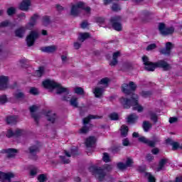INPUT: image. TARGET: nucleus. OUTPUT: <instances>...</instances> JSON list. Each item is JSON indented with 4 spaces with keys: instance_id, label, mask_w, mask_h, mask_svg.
Returning <instances> with one entry per match:
<instances>
[{
    "instance_id": "nucleus-49",
    "label": "nucleus",
    "mask_w": 182,
    "mask_h": 182,
    "mask_svg": "<svg viewBox=\"0 0 182 182\" xmlns=\"http://www.w3.org/2000/svg\"><path fill=\"white\" fill-rule=\"evenodd\" d=\"M30 93H31V95H38V93H39V91L36 87H31L30 89Z\"/></svg>"
},
{
    "instance_id": "nucleus-64",
    "label": "nucleus",
    "mask_w": 182,
    "mask_h": 182,
    "mask_svg": "<svg viewBox=\"0 0 182 182\" xmlns=\"http://www.w3.org/2000/svg\"><path fill=\"white\" fill-rule=\"evenodd\" d=\"M56 8H57L58 11H62L63 9V7L60 5H57Z\"/></svg>"
},
{
    "instance_id": "nucleus-56",
    "label": "nucleus",
    "mask_w": 182,
    "mask_h": 182,
    "mask_svg": "<svg viewBox=\"0 0 182 182\" xmlns=\"http://www.w3.org/2000/svg\"><path fill=\"white\" fill-rule=\"evenodd\" d=\"M81 28H82V29H85V28H87V26H89V23H87V21H83L81 25H80Z\"/></svg>"
},
{
    "instance_id": "nucleus-12",
    "label": "nucleus",
    "mask_w": 182,
    "mask_h": 182,
    "mask_svg": "<svg viewBox=\"0 0 182 182\" xmlns=\"http://www.w3.org/2000/svg\"><path fill=\"white\" fill-rule=\"evenodd\" d=\"M14 175L12 173H4L0 171V181L1 182H11V179L14 178Z\"/></svg>"
},
{
    "instance_id": "nucleus-31",
    "label": "nucleus",
    "mask_w": 182,
    "mask_h": 182,
    "mask_svg": "<svg viewBox=\"0 0 182 182\" xmlns=\"http://www.w3.org/2000/svg\"><path fill=\"white\" fill-rule=\"evenodd\" d=\"M143 129H144V132H149V130H150V129H151V124L147 121L144 122Z\"/></svg>"
},
{
    "instance_id": "nucleus-54",
    "label": "nucleus",
    "mask_w": 182,
    "mask_h": 182,
    "mask_svg": "<svg viewBox=\"0 0 182 182\" xmlns=\"http://www.w3.org/2000/svg\"><path fill=\"white\" fill-rule=\"evenodd\" d=\"M151 120L154 122V123L157 122V115L156 114H151Z\"/></svg>"
},
{
    "instance_id": "nucleus-61",
    "label": "nucleus",
    "mask_w": 182,
    "mask_h": 182,
    "mask_svg": "<svg viewBox=\"0 0 182 182\" xmlns=\"http://www.w3.org/2000/svg\"><path fill=\"white\" fill-rule=\"evenodd\" d=\"M151 152L153 154H157L159 153V149L154 148V149H152Z\"/></svg>"
},
{
    "instance_id": "nucleus-18",
    "label": "nucleus",
    "mask_w": 182,
    "mask_h": 182,
    "mask_svg": "<svg viewBox=\"0 0 182 182\" xmlns=\"http://www.w3.org/2000/svg\"><path fill=\"white\" fill-rule=\"evenodd\" d=\"M96 143V138L95 136H90L85 141V145L87 148L94 147Z\"/></svg>"
},
{
    "instance_id": "nucleus-7",
    "label": "nucleus",
    "mask_w": 182,
    "mask_h": 182,
    "mask_svg": "<svg viewBox=\"0 0 182 182\" xmlns=\"http://www.w3.org/2000/svg\"><path fill=\"white\" fill-rule=\"evenodd\" d=\"M100 119V117L97 115H90L87 117H85L83 119V127L80 130V133L82 134H85L87 132L90 130V128H92V124H89V122H90V119Z\"/></svg>"
},
{
    "instance_id": "nucleus-46",
    "label": "nucleus",
    "mask_w": 182,
    "mask_h": 182,
    "mask_svg": "<svg viewBox=\"0 0 182 182\" xmlns=\"http://www.w3.org/2000/svg\"><path fill=\"white\" fill-rule=\"evenodd\" d=\"M133 164V159H130V158H127V162H126V166L127 167H131V166H132Z\"/></svg>"
},
{
    "instance_id": "nucleus-33",
    "label": "nucleus",
    "mask_w": 182,
    "mask_h": 182,
    "mask_svg": "<svg viewBox=\"0 0 182 182\" xmlns=\"http://www.w3.org/2000/svg\"><path fill=\"white\" fill-rule=\"evenodd\" d=\"M75 93L77 95H83L85 93V91L83 90V88L80 87H77L74 89Z\"/></svg>"
},
{
    "instance_id": "nucleus-5",
    "label": "nucleus",
    "mask_w": 182,
    "mask_h": 182,
    "mask_svg": "<svg viewBox=\"0 0 182 182\" xmlns=\"http://www.w3.org/2000/svg\"><path fill=\"white\" fill-rule=\"evenodd\" d=\"M80 12H85L87 15H89L90 14V8L82 1H79L72 6L71 15L76 16L77 15H79Z\"/></svg>"
},
{
    "instance_id": "nucleus-2",
    "label": "nucleus",
    "mask_w": 182,
    "mask_h": 182,
    "mask_svg": "<svg viewBox=\"0 0 182 182\" xmlns=\"http://www.w3.org/2000/svg\"><path fill=\"white\" fill-rule=\"evenodd\" d=\"M145 69L149 72H153L156 68H162L164 70H168L170 69V65H168L164 60L158 61L156 63H153L149 60V57L144 55L142 57Z\"/></svg>"
},
{
    "instance_id": "nucleus-37",
    "label": "nucleus",
    "mask_w": 182,
    "mask_h": 182,
    "mask_svg": "<svg viewBox=\"0 0 182 182\" xmlns=\"http://www.w3.org/2000/svg\"><path fill=\"white\" fill-rule=\"evenodd\" d=\"M102 160L105 163H109V161H110V156H109V154L108 153H105L104 154V156L102 157Z\"/></svg>"
},
{
    "instance_id": "nucleus-42",
    "label": "nucleus",
    "mask_w": 182,
    "mask_h": 182,
    "mask_svg": "<svg viewBox=\"0 0 182 182\" xmlns=\"http://www.w3.org/2000/svg\"><path fill=\"white\" fill-rule=\"evenodd\" d=\"M117 168L119 169V170H124V168H127V166H126V164L120 162V163H118L117 164Z\"/></svg>"
},
{
    "instance_id": "nucleus-35",
    "label": "nucleus",
    "mask_w": 182,
    "mask_h": 182,
    "mask_svg": "<svg viewBox=\"0 0 182 182\" xmlns=\"http://www.w3.org/2000/svg\"><path fill=\"white\" fill-rule=\"evenodd\" d=\"M109 119H111V120H119V114L113 112L109 114Z\"/></svg>"
},
{
    "instance_id": "nucleus-52",
    "label": "nucleus",
    "mask_w": 182,
    "mask_h": 182,
    "mask_svg": "<svg viewBox=\"0 0 182 182\" xmlns=\"http://www.w3.org/2000/svg\"><path fill=\"white\" fill-rule=\"evenodd\" d=\"M50 22V20L49 18V16H45L43 17V24L44 25H48Z\"/></svg>"
},
{
    "instance_id": "nucleus-45",
    "label": "nucleus",
    "mask_w": 182,
    "mask_h": 182,
    "mask_svg": "<svg viewBox=\"0 0 182 182\" xmlns=\"http://www.w3.org/2000/svg\"><path fill=\"white\" fill-rule=\"evenodd\" d=\"M15 11H16V9H15V8H14V7H10V8H9L8 9V10H7V14H8V15H14V14H15Z\"/></svg>"
},
{
    "instance_id": "nucleus-36",
    "label": "nucleus",
    "mask_w": 182,
    "mask_h": 182,
    "mask_svg": "<svg viewBox=\"0 0 182 182\" xmlns=\"http://www.w3.org/2000/svg\"><path fill=\"white\" fill-rule=\"evenodd\" d=\"M141 96H142V97H150V96H151V92L149 91H142L141 92Z\"/></svg>"
},
{
    "instance_id": "nucleus-39",
    "label": "nucleus",
    "mask_w": 182,
    "mask_h": 182,
    "mask_svg": "<svg viewBox=\"0 0 182 182\" xmlns=\"http://www.w3.org/2000/svg\"><path fill=\"white\" fill-rule=\"evenodd\" d=\"M6 102H8L6 95H1L0 96V103H1V105H4V103H6Z\"/></svg>"
},
{
    "instance_id": "nucleus-1",
    "label": "nucleus",
    "mask_w": 182,
    "mask_h": 182,
    "mask_svg": "<svg viewBox=\"0 0 182 182\" xmlns=\"http://www.w3.org/2000/svg\"><path fill=\"white\" fill-rule=\"evenodd\" d=\"M43 86L46 89H56L58 95L63 93L65 96L63 97V100L70 102L71 106H73V107H77V98L69 95V90H68V88H65L54 80H50L43 81Z\"/></svg>"
},
{
    "instance_id": "nucleus-63",
    "label": "nucleus",
    "mask_w": 182,
    "mask_h": 182,
    "mask_svg": "<svg viewBox=\"0 0 182 182\" xmlns=\"http://www.w3.org/2000/svg\"><path fill=\"white\" fill-rule=\"evenodd\" d=\"M176 182H182V176L176 177Z\"/></svg>"
},
{
    "instance_id": "nucleus-15",
    "label": "nucleus",
    "mask_w": 182,
    "mask_h": 182,
    "mask_svg": "<svg viewBox=\"0 0 182 182\" xmlns=\"http://www.w3.org/2000/svg\"><path fill=\"white\" fill-rule=\"evenodd\" d=\"M22 134H23V130L22 129H16L15 133H14L12 130L9 129L7 132L6 136L12 137V136H14L15 137H19V136H22Z\"/></svg>"
},
{
    "instance_id": "nucleus-62",
    "label": "nucleus",
    "mask_w": 182,
    "mask_h": 182,
    "mask_svg": "<svg viewBox=\"0 0 182 182\" xmlns=\"http://www.w3.org/2000/svg\"><path fill=\"white\" fill-rule=\"evenodd\" d=\"M74 48H75L76 49H79V48H80V43H74Z\"/></svg>"
},
{
    "instance_id": "nucleus-21",
    "label": "nucleus",
    "mask_w": 182,
    "mask_h": 182,
    "mask_svg": "<svg viewBox=\"0 0 182 182\" xmlns=\"http://www.w3.org/2000/svg\"><path fill=\"white\" fill-rule=\"evenodd\" d=\"M105 92V87H97L94 90V94L95 97H100L103 95V92Z\"/></svg>"
},
{
    "instance_id": "nucleus-17",
    "label": "nucleus",
    "mask_w": 182,
    "mask_h": 182,
    "mask_svg": "<svg viewBox=\"0 0 182 182\" xmlns=\"http://www.w3.org/2000/svg\"><path fill=\"white\" fill-rule=\"evenodd\" d=\"M31 6V0H23L19 5V9L21 11H28Z\"/></svg>"
},
{
    "instance_id": "nucleus-27",
    "label": "nucleus",
    "mask_w": 182,
    "mask_h": 182,
    "mask_svg": "<svg viewBox=\"0 0 182 182\" xmlns=\"http://www.w3.org/2000/svg\"><path fill=\"white\" fill-rule=\"evenodd\" d=\"M6 122L8 124H15L18 122V117H9L6 119Z\"/></svg>"
},
{
    "instance_id": "nucleus-8",
    "label": "nucleus",
    "mask_w": 182,
    "mask_h": 182,
    "mask_svg": "<svg viewBox=\"0 0 182 182\" xmlns=\"http://www.w3.org/2000/svg\"><path fill=\"white\" fill-rule=\"evenodd\" d=\"M136 87H137V85L134 82H130L129 85L124 84L122 85V92L125 95H132L136 90Z\"/></svg>"
},
{
    "instance_id": "nucleus-43",
    "label": "nucleus",
    "mask_w": 182,
    "mask_h": 182,
    "mask_svg": "<svg viewBox=\"0 0 182 182\" xmlns=\"http://www.w3.org/2000/svg\"><path fill=\"white\" fill-rule=\"evenodd\" d=\"M36 174H38V168H33L30 171V175L31 176V177H33V176H36Z\"/></svg>"
},
{
    "instance_id": "nucleus-44",
    "label": "nucleus",
    "mask_w": 182,
    "mask_h": 182,
    "mask_svg": "<svg viewBox=\"0 0 182 182\" xmlns=\"http://www.w3.org/2000/svg\"><path fill=\"white\" fill-rule=\"evenodd\" d=\"M95 21L97 22V23H98L99 25H102V23H105V18L102 17H98L97 18H95Z\"/></svg>"
},
{
    "instance_id": "nucleus-48",
    "label": "nucleus",
    "mask_w": 182,
    "mask_h": 182,
    "mask_svg": "<svg viewBox=\"0 0 182 182\" xmlns=\"http://www.w3.org/2000/svg\"><path fill=\"white\" fill-rule=\"evenodd\" d=\"M156 48H157V46H156V44L153 43V44L149 45L146 47V50H153V49H156Z\"/></svg>"
},
{
    "instance_id": "nucleus-4",
    "label": "nucleus",
    "mask_w": 182,
    "mask_h": 182,
    "mask_svg": "<svg viewBox=\"0 0 182 182\" xmlns=\"http://www.w3.org/2000/svg\"><path fill=\"white\" fill-rule=\"evenodd\" d=\"M112 168V166L106 164L103 169L97 168V166H92L89 168V171L92 173V176H95L100 181H103V179L106 176V171H110Z\"/></svg>"
},
{
    "instance_id": "nucleus-9",
    "label": "nucleus",
    "mask_w": 182,
    "mask_h": 182,
    "mask_svg": "<svg viewBox=\"0 0 182 182\" xmlns=\"http://www.w3.org/2000/svg\"><path fill=\"white\" fill-rule=\"evenodd\" d=\"M38 38H39V33L38 31H32L26 38L28 46H32Z\"/></svg>"
},
{
    "instance_id": "nucleus-6",
    "label": "nucleus",
    "mask_w": 182,
    "mask_h": 182,
    "mask_svg": "<svg viewBox=\"0 0 182 182\" xmlns=\"http://www.w3.org/2000/svg\"><path fill=\"white\" fill-rule=\"evenodd\" d=\"M39 16L36 14L33 16L30 20V22L25 27H21L18 28L15 33L16 36H18V38H22L23 35H25V32H26V29L31 30L35 25H36V21H38Z\"/></svg>"
},
{
    "instance_id": "nucleus-51",
    "label": "nucleus",
    "mask_w": 182,
    "mask_h": 182,
    "mask_svg": "<svg viewBox=\"0 0 182 182\" xmlns=\"http://www.w3.org/2000/svg\"><path fill=\"white\" fill-rule=\"evenodd\" d=\"M60 159L65 164H69V163H70V160L66 159V156H60Z\"/></svg>"
},
{
    "instance_id": "nucleus-57",
    "label": "nucleus",
    "mask_w": 182,
    "mask_h": 182,
    "mask_svg": "<svg viewBox=\"0 0 182 182\" xmlns=\"http://www.w3.org/2000/svg\"><path fill=\"white\" fill-rule=\"evenodd\" d=\"M177 122V117L169 118V123H176Z\"/></svg>"
},
{
    "instance_id": "nucleus-32",
    "label": "nucleus",
    "mask_w": 182,
    "mask_h": 182,
    "mask_svg": "<svg viewBox=\"0 0 182 182\" xmlns=\"http://www.w3.org/2000/svg\"><path fill=\"white\" fill-rule=\"evenodd\" d=\"M109 78L106 77V78H102L100 82H99V85H103V86L105 87H107V85H109Z\"/></svg>"
},
{
    "instance_id": "nucleus-20",
    "label": "nucleus",
    "mask_w": 182,
    "mask_h": 182,
    "mask_svg": "<svg viewBox=\"0 0 182 182\" xmlns=\"http://www.w3.org/2000/svg\"><path fill=\"white\" fill-rule=\"evenodd\" d=\"M56 49L57 48L55 46H50L41 48L42 52H46V53H53V52L56 51Z\"/></svg>"
},
{
    "instance_id": "nucleus-22",
    "label": "nucleus",
    "mask_w": 182,
    "mask_h": 182,
    "mask_svg": "<svg viewBox=\"0 0 182 182\" xmlns=\"http://www.w3.org/2000/svg\"><path fill=\"white\" fill-rule=\"evenodd\" d=\"M36 110H38V107L36 105L30 107V112L31 113V116L33 118H34L35 122H38V120H39V117L35 114V112H36Z\"/></svg>"
},
{
    "instance_id": "nucleus-41",
    "label": "nucleus",
    "mask_w": 182,
    "mask_h": 182,
    "mask_svg": "<svg viewBox=\"0 0 182 182\" xmlns=\"http://www.w3.org/2000/svg\"><path fill=\"white\" fill-rule=\"evenodd\" d=\"M38 150V146H31L30 148V153H31V154H36Z\"/></svg>"
},
{
    "instance_id": "nucleus-23",
    "label": "nucleus",
    "mask_w": 182,
    "mask_h": 182,
    "mask_svg": "<svg viewBox=\"0 0 182 182\" xmlns=\"http://www.w3.org/2000/svg\"><path fill=\"white\" fill-rule=\"evenodd\" d=\"M48 122H51V123H55V120L56 119V114L52 112L51 111H48L46 114Z\"/></svg>"
},
{
    "instance_id": "nucleus-13",
    "label": "nucleus",
    "mask_w": 182,
    "mask_h": 182,
    "mask_svg": "<svg viewBox=\"0 0 182 182\" xmlns=\"http://www.w3.org/2000/svg\"><path fill=\"white\" fill-rule=\"evenodd\" d=\"M8 77L0 75V90H4L8 87Z\"/></svg>"
},
{
    "instance_id": "nucleus-30",
    "label": "nucleus",
    "mask_w": 182,
    "mask_h": 182,
    "mask_svg": "<svg viewBox=\"0 0 182 182\" xmlns=\"http://www.w3.org/2000/svg\"><path fill=\"white\" fill-rule=\"evenodd\" d=\"M167 163V159H163L159 161V165L157 168V171H160V170L163 169V167H164V165H166Z\"/></svg>"
},
{
    "instance_id": "nucleus-53",
    "label": "nucleus",
    "mask_w": 182,
    "mask_h": 182,
    "mask_svg": "<svg viewBox=\"0 0 182 182\" xmlns=\"http://www.w3.org/2000/svg\"><path fill=\"white\" fill-rule=\"evenodd\" d=\"M9 25V21H3L2 23H0V28H4L5 26H8Z\"/></svg>"
},
{
    "instance_id": "nucleus-38",
    "label": "nucleus",
    "mask_w": 182,
    "mask_h": 182,
    "mask_svg": "<svg viewBox=\"0 0 182 182\" xmlns=\"http://www.w3.org/2000/svg\"><path fill=\"white\" fill-rule=\"evenodd\" d=\"M24 96H25V95H24L22 92H19V91H17V92L15 93V97H16V99H23Z\"/></svg>"
},
{
    "instance_id": "nucleus-14",
    "label": "nucleus",
    "mask_w": 182,
    "mask_h": 182,
    "mask_svg": "<svg viewBox=\"0 0 182 182\" xmlns=\"http://www.w3.org/2000/svg\"><path fill=\"white\" fill-rule=\"evenodd\" d=\"M17 150L15 149H3L1 151L2 154H6L7 157H15L17 153Z\"/></svg>"
},
{
    "instance_id": "nucleus-24",
    "label": "nucleus",
    "mask_w": 182,
    "mask_h": 182,
    "mask_svg": "<svg viewBox=\"0 0 182 182\" xmlns=\"http://www.w3.org/2000/svg\"><path fill=\"white\" fill-rule=\"evenodd\" d=\"M120 56V52L117 51L114 53L113 56H112V60L110 63L111 66H114L117 65V57Z\"/></svg>"
},
{
    "instance_id": "nucleus-47",
    "label": "nucleus",
    "mask_w": 182,
    "mask_h": 182,
    "mask_svg": "<svg viewBox=\"0 0 182 182\" xmlns=\"http://www.w3.org/2000/svg\"><path fill=\"white\" fill-rule=\"evenodd\" d=\"M38 180L40 182H44L46 181V176H45L44 174H41L38 176Z\"/></svg>"
},
{
    "instance_id": "nucleus-34",
    "label": "nucleus",
    "mask_w": 182,
    "mask_h": 182,
    "mask_svg": "<svg viewBox=\"0 0 182 182\" xmlns=\"http://www.w3.org/2000/svg\"><path fill=\"white\" fill-rule=\"evenodd\" d=\"M146 178H148L149 182H156V178H154L153 176V175H151V173H146Z\"/></svg>"
},
{
    "instance_id": "nucleus-16",
    "label": "nucleus",
    "mask_w": 182,
    "mask_h": 182,
    "mask_svg": "<svg viewBox=\"0 0 182 182\" xmlns=\"http://www.w3.org/2000/svg\"><path fill=\"white\" fill-rule=\"evenodd\" d=\"M171 49H173V43L167 42L166 43V48L161 50V53H162V55H170Z\"/></svg>"
},
{
    "instance_id": "nucleus-29",
    "label": "nucleus",
    "mask_w": 182,
    "mask_h": 182,
    "mask_svg": "<svg viewBox=\"0 0 182 182\" xmlns=\"http://www.w3.org/2000/svg\"><path fill=\"white\" fill-rule=\"evenodd\" d=\"M45 72V68L43 67H40L38 70H36L34 73L35 76L37 77H41L43 75Z\"/></svg>"
},
{
    "instance_id": "nucleus-19",
    "label": "nucleus",
    "mask_w": 182,
    "mask_h": 182,
    "mask_svg": "<svg viewBox=\"0 0 182 182\" xmlns=\"http://www.w3.org/2000/svg\"><path fill=\"white\" fill-rule=\"evenodd\" d=\"M139 141H141V143H144V144H147L148 146H150V147H154V144H156L154 141H150L144 136H140L139 138Z\"/></svg>"
},
{
    "instance_id": "nucleus-25",
    "label": "nucleus",
    "mask_w": 182,
    "mask_h": 182,
    "mask_svg": "<svg viewBox=\"0 0 182 182\" xmlns=\"http://www.w3.org/2000/svg\"><path fill=\"white\" fill-rule=\"evenodd\" d=\"M137 119H139L137 115L132 114L127 117V123H134L135 122H137Z\"/></svg>"
},
{
    "instance_id": "nucleus-50",
    "label": "nucleus",
    "mask_w": 182,
    "mask_h": 182,
    "mask_svg": "<svg viewBox=\"0 0 182 182\" xmlns=\"http://www.w3.org/2000/svg\"><path fill=\"white\" fill-rule=\"evenodd\" d=\"M172 149L173 150H177V149H180V144H178V142L172 143Z\"/></svg>"
},
{
    "instance_id": "nucleus-55",
    "label": "nucleus",
    "mask_w": 182,
    "mask_h": 182,
    "mask_svg": "<svg viewBox=\"0 0 182 182\" xmlns=\"http://www.w3.org/2000/svg\"><path fill=\"white\" fill-rule=\"evenodd\" d=\"M112 11H120V6L119 4H113Z\"/></svg>"
},
{
    "instance_id": "nucleus-26",
    "label": "nucleus",
    "mask_w": 182,
    "mask_h": 182,
    "mask_svg": "<svg viewBox=\"0 0 182 182\" xmlns=\"http://www.w3.org/2000/svg\"><path fill=\"white\" fill-rule=\"evenodd\" d=\"M90 37V34L88 33H80L78 36L79 41H81V42H84L87 39V38Z\"/></svg>"
},
{
    "instance_id": "nucleus-59",
    "label": "nucleus",
    "mask_w": 182,
    "mask_h": 182,
    "mask_svg": "<svg viewBox=\"0 0 182 182\" xmlns=\"http://www.w3.org/2000/svg\"><path fill=\"white\" fill-rule=\"evenodd\" d=\"M61 59H62L63 63H66V61L68 60V56L62 55Z\"/></svg>"
},
{
    "instance_id": "nucleus-60",
    "label": "nucleus",
    "mask_w": 182,
    "mask_h": 182,
    "mask_svg": "<svg viewBox=\"0 0 182 182\" xmlns=\"http://www.w3.org/2000/svg\"><path fill=\"white\" fill-rule=\"evenodd\" d=\"M123 146H128L129 142L128 139H125L122 141Z\"/></svg>"
},
{
    "instance_id": "nucleus-3",
    "label": "nucleus",
    "mask_w": 182,
    "mask_h": 182,
    "mask_svg": "<svg viewBox=\"0 0 182 182\" xmlns=\"http://www.w3.org/2000/svg\"><path fill=\"white\" fill-rule=\"evenodd\" d=\"M120 103L123 105L125 109H129L131 106H134L133 110H137V112H143V107L139 105V96L136 94H132L131 100L122 97L120 99Z\"/></svg>"
},
{
    "instance_id": "nucleus-10",
    "label": "nucleus",
    "mask_w": 182,
    "mask_h": 182,
    "mask_svg": "<svg viewBox=\"0 0 182 182\" xmlns=\"http://www.w3.org/2000/svg\"><path fill=\"white\" fill-rule=\"evenodd\" d=\"M122 21V18L119 16L112 17L111 18V23L112 25V28L115 31H122V24L120 23V21Z\"/></svg>"
},
{
    "instance_id": "nucleus-11",
    "label": "nucleus",
    "mask_w": 182,
    "mask_h": 182,
    "mask_svg": "<svg viewBox=\"0 0 182 182\" xmlns=\"http://www.w3.org/2000/svg\"><path fill=\"white\" fill-rule=\"evenodd\" d=\"M159 29L161 35H171L174 33L173 27L166 28V25L163 23H159Z\"/></svg>"
},
{
    "instance_id": "nucleus-40",
    "label": "nucleus",
    "mask_w": 182,
    "mask_h": 182,
    "mask_svg": "<svg viewBox=\"0 0 182 182\" xmlns=\"http://www.w3.org/2000/svg\"><path fill=\"white\" fill-rule=\"evenodd\" d=\"M75 151H76V149H72L70 153L68 152L67 151H65L64 153L67 157H72V156H75Z\"/></svg>"
},
{
    "instance_id": "nucleus-28",
    "label": "nucleus",
    "mask_w": 182,
    "mask_h": 182,
    "mask_svg": "<svg viewBox=\"0 0 182 182\" xmlns=\"http://www.w3.org/2000/svg\"><path fill=\"white\" fill-rule=\"evenodd\" d=\"M129 132V128L126 125H122L121 127V135L123 136V137H126L127 136V133Z\"/></svg>"
},
{
    "instance_id": "nucleus-58",
    "label": "nucleus",
    "mask_w": 182,
    "mask_h": 182,
    "mask_svg": "<svg viewBox=\"0 0 182 182\" xmlns=\"http://www.w3.org/2000/svg\"><path fill=\"white\" fill-rule=\"evenodd\" d=\"M153 159H154V157L153 156H151V154H148L146 156V160L148 161H151V160H153Z\"/></svg>"
}]
</instances>
